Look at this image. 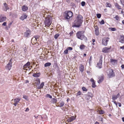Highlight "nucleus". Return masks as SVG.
Masks as SVG:
<instances>
[{
    "mask_svg": "<svg viewBox=\"0 0 124 124\" xmlns=\"http://www.w3.org/2000/svg\"><path fill=\"white\" fill-rule=\"evenodd\" d=\"M117 60H116L113 59H110V62L112 63L113 62L114 63H115L117 62Z\"/></svg>",
    "mask_w": 124,
    "mask_h": 124,
    "instance_id": "obj_31",
    "label": "nucleus"
},
{
    "mask_svg": "<svg viewBox=\"0 0 124 124\" xmlns=\"http://www.w3.org/2000/svg\"><path fill=\"white\" fill-rule=\"evenodd\" d=\"M74 32L73 31H71V32L69 34L70 36H71L73 34Z\"/></svg>",
    "mask_w": 124,
    "mask_h": 124,
    "instance_id": "obj_54",
    "label": "nucleus"
},
{
    "mask_svg": "<svg viewBox=\"0 0 124 124\" xmlns=\"http://www.w3.org/2000/svg\"><path fill=\"white\" fill-rule=\"evenodd\" d=\"M21 99L20 98H16L14 100V103L13 104V105L15 106H16L18 103Z\"/></svg>",
    "mask_w": 124,
    "mask_h": 124,
    "instance_id": "obj_9",
    "label": "nucleus"
},
{
    "mask_svg": "<svg viewBox=\"0 0 124 124\" xmlns=\"http://www.w3.org/2000/svg\"><path fill=\"white\" fill-rule=\"evenodd\" d=\"M12 24V22H11L10 23H9L8 24V27H9V28L10 27V26Z\"/></svg>",
    "mask_w": 124,
    "mask_h": 124,
    "instance_id": "obj_58",
    "label": "nucleus"
},
{
    "mask_svg": "<svg viewBox=\"0 0 124 124\" xmlns=\"http://www.w3.org/2000/svg\"><path fill=\"white\" fill-rule=\"evenodd\" d=\"M85 32V31H78L76 33V36L78 39L81 40L84 39L85 41L86 42L87 39L84 35Z\"/></svg>",
    "mask_w": 124,
    "mask_h": 124,
    "instance_id": "obj_2",
    "label": "nucleus"
},
{
    "mask_svg": "<svg viewBox=\"0 0 124 124\" xmlns=\"http://www.w3.org/2000/svg\"><path fill=\"white\" fill-rule=\"evenodd\" d=\"M83 16L80 14L76 15L74 19V24L72 26L78 28L80 27L83 22Z\"/></svg>",
    "mask_w": 124,
    "mask_h": 124,
    "instance_id": "obj_1",
    "label": "nucleus"
},
{
    "mask_svg": "<svg viewBox=\"0 0 124 124\" xmlns=\"http://www.w3.org/2000/svg\"><path fill=\"white\" fill-rule=\"evenodd\" d=\"M43 118H44L46 119L47 118V116L46 115L44 116H43Z\"/></svg>",
    "mask_w": 124,
    "mask_h": 124,
    "instance_id": "obj_61",
    "label": "nucleus"
},
{
    "mask_svg": "<svg viewBox=\"0 0 124 124\" xmlns=\"http://www.w3.org/2000/svg\"><path fill=\"white\" fill-rule=\"evenodd\" d=\"M6 19V17L3 16H0V22H2L5 21Z\"/></svg>",
    "mask_w": 124,
    "mask_h": 124,
    "instance_id": "obj_15",
    "label": "nucleus"
},
{
    "mask_svg": "<svg viewBox=\"0 0 124 124\" xmlns=\"http://www.w3.org/2000/svg\"><path fill=\"white\" fill-rule=\"evenodd\" d=\"M70 5L73 8H76V5L73 2H71L70 3Z\"/></svg>",
    "mask_w": 124,
    "mask_h": 124,
    "instance_id": "obj_28",
    "label": "nucleus"
},
{
    "mask_svg": "<svg viewBox=\"0 0 124 124\" xmlns=\"http://www.w3.org/2000/svg\"><path fill=\"white\" fill-rule=\"evenodd\" d=\"M40 117V116L39 115H38V116H34V117L36 119H37L38 117Z\"/></svg>",
    "mask_w": 124,
    "mask_h": 124,
    "instance_id": "obj_59",
    "label": "nucleus"
},
{
    "mask_svg": "<svg viewBox=\"0 0 124 124\" xmlns=\"http://www.w3.org/2000/svg\"><path fill=\"white\" fill-rule=\"evenodd\" d=\"M67 49H68V50H71L73 49L72 48L70 47H68Z\"/></svg>",
    "mask_w": 124,
    "mask_h": 124,
    "instance_id": "obj_52",
    "label": "nucleus"
},
{
    "mask_svg": "<svg viewBox=\"0 0 124 124\" xmlns=\"http://www.w3.org/2000/svg\"><path fill=\"white\" fill-rule=\"evenodd\" d=\"M52 100H53V103H55L57 101V100L54 98H52Z\"/></svg>",
    "mask_w": 124,
    "mask_h": 124,
    "instance_id": "obj_38",
    "label": "nucleus"
},
{
    "mask_svg": "<svg viewBox=\"0 0 124 124\" xmlns=\"http://www.w3.org/2000/svg\"><path fill=\"white\" fill-rule=\"evenodd\" d=\"M87 94L88 96L90 97L91 98H92L93 96V94L92 93L90 92H88Z\"/></svg>",
    "mask_w": 124,
    "mask_h": 124,
    "instance_id": "obj_30",
    "label": "nucleus"
},
{
    "mask_svg": "<svg viewBox=\"0 0 124 124\" xmlns=\"http://www.w3.org/2000/svg\"><path fill=\"white\" fill-rule=\"evenodd\" d=\"M112 102H113L116 105V107H117V103L116 102V101H112Z\"/></svg>",
    "mask_w": 124,
    "mask_h": 124,
    "instance_id": "obj_55",
    "label": "nucleus"
},
{
    "mask_svg": "<svg viewBox=\"0 0 124 124\" xmlns=\"http://www.w3.org/2000/svg\"><path fill=\"white\" fill-rule=\"evenodd\" d=\"M103 58L102 55H101L100 57V60H102V59Z\"/></svg>",
    "mask_w": 124,
    "mask_h": 124,
    "instance_id": "obj_56",
    "label": "nucleus"
},
{
    "mask_svg": "<svg viewBox=\"0 0 124 124\" xmlns=\"http://www.w3.org/2000/svg\"><path fill=\"white\" fill-rule=\"evenodd\" d=\"M99 112V113L100 114H103L105 113V112L103 110H101L98 111Z\"/></svg>",
    "mask_w": 124,
    "mask_h": 124,
    "instance_id": "obj_36",
    "label": "nucleus"
},
{
    "mask_svg": "<svg viewBox=\"0 0 124 124\" xmlns=\"http://www.w3.org/2000/svg\"><path fill=\"white\" fill-rule=\"evenodd\" d=\"M92 56H91L90 57L89 59V60H88V62L89 63V64H90L91 63V62L92 61Z\"/></svg>",
    "mask_w": 124,
    "mask_h": 124,
    "instance_id": "obj_39",
    "label": "nucleus"
},
{
    "mask_svg": "<svg viewBox=\"0 0 124 124\" xmlns=\"http://www.w3.org/2000/svg\"><path fill=\"white\" fill-rule=\"evenodd\" d=\"M102 65L101 64H100L99 63H98L97 65V66L98 67L100 68H102Z\"/></svg>",
    "mask_w": 124,
    "mask_h": 124,
    "instance_id": "obj_47",
    "label": "nucleus"
},
{
    "mask_svg": "<svg viewBox=\"0 0 124 124\" xmlns=\"http://www.w3.org/2000/svg\"><path fill=\"white\" fill-rule=\"evenodd\" d=\"M12 66V63L11 62H9L5 66V68L7 70H10L11 69Z\"/></svg>",
    "mask_w": 124,
    "mask_h": 124,
    "instance_id": "obj_10",
    "label": "nucleus"
},
{
    "mask_svg": "<svg viewBox=\"0 0 124 124\" xmlns=\"http://www.w3.org/2000/svg\"><path fill=\"white\" fill-rule=\"evenodd\" d=\"M120 41L119 42L122 43H124V36L123 35H121L119 39Z\"/></svg>",
    "mask_w": 124,
    "mask_h": 124,
    "instance_id": "obj_17",
    "label": "nucleus"
},
{
    "mask_svg": "<svg viewBox=\"0 0 124 124\" xmlns=\"http://www.w3.org/2000/svg\"><path fill=\"white\" fill-rule=\"evenodd\" d=\"M51 65V63L50 62H48L44 64V66L46 67H47Z\"/></svg>",
    "mask_w": 124,
    "mask_h": 124,
    "instance_id": "obj_27",
    "label": "nucleus"
},
{
    "mask_svg": "<svg viewBox=\"0 0 124 124\" xmlns=\"http://www.w3.org/2000/svg\"><path fill=\"white\" fill-rule=\"evenodd\" d=\"M79 68L80 70L82 72H83L84 70V65L82 64L79 65Z\"/></svg>",
    "mask_w": 124,
    "mask_h": 124,
    "instance_id": "obj_18",
    "label": "nucleus"
},
{
    "mask_svg": "<svg viewBox=\"0 0 124 124\" xmlns=\"http://www.w3.org/2000/svg\"><path fill=\"white\" fill-rule=\"evenodd\" d=\"M121 67L122 69H124V64H122L121 66Z\"/></svg>",
    "mask_w": 124,
    "mask_h": 124,
    "instance_id": "obj_62",
    "label": "nucleus"
},
{
    "mask_svg": "<svg viewBox=\"0 0 124 124\" xmlns=\"http://www.w3.org/2000/svg\"><path fill=\"white\" fill-rule=\"evenodd\" d=\"M85 46L83 44L80 46L79 48L80 49L82 50L84 49L85 48Z\"/></svg>",
    "mask_w": 124,
    "mask_h": 124,
    "instance_id": "obj_32",
    "label": "nucleus"
},
{
    "mask_svg": "<svg viewBox=\"0 0 124 124\" xmlns=\"http://www.w3.org/2000/svg\"><path fill=\"white\" fill-rule=\"evenodd\" d=\"M7 23L6 22H5L3 23L2 24V26H5L6 25Z\"/></svg>",
    "mask_w": 124,
    "mask_h": 124,
    "instance_id": "obj_53",
    "label": "nucleus"
},
{
    "mask_svg": "<svg viewBox=\"0 0 124 124\" xmlns=\"http://www.w3.org/2000/svg\"><path fill=\"white\" fill-rule=\"evenodd\" d=\"M120 96V94L119 93H118L116 95V97H117L118 98L119 97V96Z\"/></svg>",
    "mask_w": 124,
    "mask_h": 124,
    "instance_id": "obj_63",
    "label": "nucleus"
},
{
    "mask_svg": "<svg viewBox=\"0 0 124 124\" xmlns=\"http://www.w3.org/2000/svg\"><path fill=\"white\" fill-rule=\"evenodd\" d=\"M75 119L76 118L74 116H72L70 117H69L67 119V121L68 122H70L75 120Z\"/></svg>",
    "mask_w": 124,
    "mask_h": 124,
    "instance_id": "obj_12",
    "label": "nucleus"
},
{
    "mask_svg": "<svg viewBox=\"0 0 124 124\" xmlns=\"http://www.w3.org/2000/svg\"><path fill=\"white\" fill-rule=\"evenodd\" d=\"M36 81L37 82H36V84L37 85H39L40 83V79L39 78H37L36 80Z\"/></svg>",
    "mask_w": 124,
    "mask_h": 124,
    "instance_id": "obj_26",
    "label": "nucleus"
},
{
    "mask_svg": "<svg viewBox=\"0 0 124 124\" xmlns=\"http://www.w3.org/2000/svg\"><path fill=\"white\" fill-rule=\"evenodd\" d=\"M106 4L107 5L108 7L109 8H111V5L110 3L107 2L106 3Z\"/></svg>",
    "mask_w": 124,
    "mask_h": 124,
    "instance_id": "obj_45",
    "label": "nucleus"
},
{
    "mask_svg": "<svg viewBox=\"0 0 124 124\" xmlns=\"http://www.w3.org/2000/svg\"><path fill=\"white\" fill-rule=\"evenodd\" d=\"M59 35L58 34H56L54 35V38L55 39H57L58 37L59 36Z\"/></svg>",
    "mask_w": 124,
    "mask_h": 124,
    "instance_id": "obj_51",
    "label": "nucleus"
},
{
    "mask_svg": "<svg viewBox=\"0 0 124 124\" xmlns=\"http://www.w3.org/2000/svg\"><path fill=\"white\" fill-rule=\"evenodd\" d=\"M46 97L47 98H49L50 99H51L52 98V97L51 95L49 94H47L46 96Z\"/></svg>",
    "mask_w": 124,
    "mask_h": 124,
    "instance_id": "obj_37",
    "label": "nucleus"
},
{
    "mask_svg": "<svg viewBox=\"0 0 124 124\" xmlns=\"http://www.w3.org/2000/svg\"><path fill=\"white\" fill-rule=\"evenodd\" d=\"M4 5L5 9H6V11H7V10L8 9H9V7H8L7 4L6 2H5L4 3Z\"/></svg>",
    "mask_w": 124,
    "mask_h": 124,
    "instance_id": "obj_25",
    "label": "nucleus"
},
{
    "mask_svg": "<svg viewBox=\"0 0 124 124\" xmlns=\"http://www.w3.org/2000/svg\"><path fill=\"white\" fill-rule=\"evenodd\" d=\"M23 98L27 101L29 100L28 97L26 95H24L23 96Z\"/></svg>",
    "mask_w": 124,
    "mask_h": 124,
    "instance_id": "obj_34",
    "label": "nucleus"
},
{
    "mask_svg": "<svg viewBox=\"0 0 124 124\" xmlns=\"http://www.w3.org/2000/svg\"><path fill=\"white\" fill-rule=\"evenodd\" d=\"M95 33L96 36H98L99 35V28L98 26L96 25L94 27Z\"/></svg>",
    "mask_w": 124,
    "mask_h": 124,
    "instance_id": "obj_13",
    "label": "nucleus"
},
{
    "mask_svg": "<svg viewBox=\"0 0 124 124\" xmlns=\"http://www.w3.org/2000/svg\"><path fill=\"white\" fill-rule=\"evenodd\" d=\"M36 40V39L34 37V36H33V37L31 39V42H32L33 41L34 42H36L37 41V40Z\"/></svg>",
    "mask_w": 124,
    "mask_h": 124,
    "instance_id": "obj_41",
    "label": "nucleus"
},
{
    "mask_svg": "<svg viewBox=\"0 0 124 124\" xmlns=\"http://www.w3.org/2000/svg\"><path fill=\"white\" fill-rule=\"evenodd\" d=\"M44 85V82H42L41 84L38 87V89H40L42 88H43Z\"/></svg>",
    "mask_w": 124,
    "mask_h": 124,
    "instance_id": "obj_24",
    "label": "nucleus"
},
{
    "mask_svg": "<svg viewBox=\"0 0 124 124\" xmlns=\"http://www.w3.org/2000/svg\"><path fill=\"white\" fill-rule=\"evenodd\" d=\"M40 73H37V72L36 73H33L32 75V76L34 77H38L40 76Z\"/></svg>",
    "mask_w": 124,
    "mask_h": 124,
    "instance_id": "obj_19",
    "label": "nucleus"
},
{
    "mask_svg": "<svg viewBox=\"0 0 124 124\" xmlns=\"http://www.w3.org/2000/svg\"><path fill=\"white\" fill-rule=\"evenodd\" d=\"M120 49H124V46H120Z\"/></svg>",
    "mask_w": 124,
    "mask_h": 124,
    "instance_id": "obj_64",
    "label": "nucleus"
},
{
    "mask_svg": "<svg viewBox=\"0 0 124 124\" xmlns=\"http://www.w3.org/2000/svg\"><path fill=\"white\" fill-rule=\"evenodd\" d=\"M85 2L84 1H82L81 3V6L83 7L85 5Z\"/></svg>",
    "mask_w": 124,
    "mask_h": 124,
    "instance_id": "obj_43",
    "label": "nucleus"
},
{
    "mask_svg": "<svg viewBox=\"0 0 124 124\" xmlns=\"http://www.w3.org/2000/svg\"><path fill=\"white\" fill-rule=\"evenodd\" d=\"M121 4L123 6H124V0H120Z\"/></svg>",
    "mask_w": 124,
    "mask_h": 124,
    "instance_id": "obj_50",
    "label": "nucleus"
},
{
    "mask_svg": "<svg viewBox=\"0 0 124 124\" xmlns=\"http://www.w3.org/2000/svg\"><path fill=\"white\" fill-rule=\"evenodd\" d=\"M108 29L110 31H114L116 30V28H115L110 27L108 28Z\"/></svg>",
    "mask_w": 124,
    "mask_h": 124,
    "instance_id": "obj_29",
    "label": "nucleus"
},
{
    "mask_svg": "<svg viewBox=\"0 0 124 124\" xmlns=\"http://www.w3.org/2000/svg\"><path fill=\"white\" fill-rule=\"evenodd\" d=\"M34 36V37L36 39V40H37V41H38L37 39H39V38L40 37V36L39 35H36L34 36Z\"/></svg>",
    "mask_w": 124,
    "mask_h": 124,
    "instance_id": "obj_35",
    "label": "nucleus"
},
{
    "mask_svg": "<svg viewBox=\"0 0 124 124\" xmlns=\"http://www.w3.org/2000/svg\"><path fill=\"white\" fill-rule=\"evenodd\" d=\"M28 9V7L25 5H24L22 7V10L23 11H26Z\"/></svg>",
    "mask_w": 124,
    "mask_h": 124,
    "instance_id": "obj_16",
    "label": "nucleus"
},
{
    "mask_svg": "<svg viewBox=\"0 0 124 124\" xmlns=\"http://www.w3.org/2000/svg\"><path fill=\"white\" fill-rule=\"evenodd\" d=\"M28 16L26 13H23V15L20 17V19L22 21H23L25 19H26Z\"/></svg>",
    "mask_w": 124,
    "mask_h": 124,
    "instance_id": "obj_11",
    "label": "nucleus"
},
{
    "mask_svg": "<svg viewBox=\"0 0 124 124\" xmlns=\"http://www.w3.org/2000/svg\"><path fill=\"white\" fill-rule=\"evenodd\" d=\"M67 48L64 51V54H68V49Z\"/></svg>",
    "mask_w": 124,
    "mask_h": 124,
    "instance_id": "obj_49",
    "label": "nucleus"
},
{
    "mask_svg": "<svg viewBox=\"0 0 124 124\" xmlns=\"http://www.w3.org/2000/svg\"><path fill=\"white\" fill-rule=\"evenodd\" d=\"M73 15L72 12L70 11H66L64 13V17L67 20L69 19Z\"/></svg>",
    "mask_w": 124,
    "mask_h": 124,
    "instance_id": "obj_3",
    "label": "nucleus"
},
{
    "mask_svg": "<svg viewBox=\"0 0 124 124\" xmlns=\"http://www.w3.org/2000/svg\"><path fill=\"white\" fill-rule=\"evenodd\" d=\"M109 72L108 75V76L109 78H110L115 76V73L114 72L113 70L111 69L109 71Z\"/></svg>",
    "mask_w": 124,
    "mask_h": 124,
    "instance_id": "obj_6",
    "label": "nucleus"
},
{
    "mask_svg": "<svg viewBox=\"0 0 124 124\" xmlns=\"http://www.w3.org/2000/svg\"><path fill=\"white\" fill-rule=\"evenodd\" d=\"M96 15L97 18H100L101 16V14H97Z\"/></svg>",
    "mask_w": 124,
    "mask_h": 124,
    "instance_id": "obj_42",
    "label": "nucleus"
},
{
    "mask_svg": "<svg viewBox=\"0 0 124 124\" xmlns=\"http://www.w3.org/2000/svg\"><path fill=\"white\" fill-rule=\"evenodd\" d=\"M102 60H99V61L98 63H99V64H102Z\"/></svg>",
    "mask_w": 124,
    "mask_h": 124,
    "instance_id": "obj_57",
    "label": "nucleus"
},
{
    "mask_svg": "<svg viewBox=\"0 0 124 124\" xmlns=\"http://www.w3.org/2000/svg\"><path fill=\"white\" fill-rule=\"evenodd\" d=\"M65 104L64 102L63 101H60V104L59 105H58L57 107H63Z\"/></svg>",
    "mask_w": 124,
    "mask_h": 124,
    "instance_id": "obj_22",
    "label": "nucleus"
},
{
    "mask_svg": "<svg viewBox=\"0 0 124 124\" xmlns=\"http://www.w3.org/2000/svg\"><path fill=\"white\" fill-rule=\"evenodd\" d=\"M114 18H115L116 20H118L119 19V17L118 15L116 16L115 17H114Z\"/></svg>",
    "mask_w": 124,
    "mask_h": 124,
    "instance_id": "obj_48",
    "label": "nucleus"
},
{
    "mask_svg": "<svg viewBox=\"0 0 124 124\" xmlns=\"http://www.w3.org/2000/svg\"><path fill=\"white\" fill-rule=\"evenodd\" d=\"M52 21L50 18L48 17H46L44 20L45 25L46 26L49 27L51 25Z\"/></svg>",
    "mask_w": 124,
    "mask_h": 124,
    "instance_id": "obj_4",
    "label": "nucleus"
},
{
    "mask_svg": "<svg viewBox=\"0 0 124 124\" xmlns=\"http://www.w3.org/2000/svg\"><path fill=\"white\" fill-rule=\"evenodd\" d=\"M111 48V46H110V47L108 48L107 47H105L103 48L102 50V52L105 53H108L109 52L110 49Z\"/></svg>",
    "mask_w": 124,
    "mask_h": 124,
    "instance_id": "obj_8",
    "label": "nucleus"
},
{
    "mask_svg": "<svg viewBox=\"0 0 124 124\" xmlns=\"http://www.w3.org/2000/svg\"><path fill=\"white\" fill-rule=\"evenodd\" d=\"M108 39H109V38L108 37L103 38L102 40V44L105 46H106L107 44V42L108 41Z\"/></svg>",
    "mask_w": 124,
    "mask_h": 124,
    "instance_id": "obj_5",
    "label": "nucleus"
},
{
    "mask_svg": "<svg viewBox=\"0 0 124 124\" xmlns=\"http://www.w3.org/2000/svg\"><path fill=\"white\" fill-rule=\"evenodd\" d=\"M31 64L30 62L28 61L23 66L24 68H27L28 66H30Z\"/></svg>",
    "mask_w": 124,
    "mask_h": 124,
    "instance_id": "obj_21",
    "label": "nucleus"
},
{
    "mask_svg": "<svg viewBox=\"0 0 124 124\" xmlns=\"http://www.w3.org/2000/svg\"><path fill=\"white\" fill-rule=\"evenodd\" d=\"M82 89L83 91L86 92L87 91V89L84 87H82Z\"/></svg>",
    "mask_w": 124,
    "mask_h": 124,
    "instance_id": "obj_40",
    "label": "nucleus"
},
{
    "mask_svg": "<svg viewBox=\"0 0 124 124\" xmlns=\"http://www.w3.org/2000/svg\"><path fill=\"white\" fill-rule=\"evenodd\" d=\"M104 78V77L103 75L101 76L100 78V79L98 81V82L100 83L103 80Z\"/></svg>",
    "mask_w": 124,
    "mask_h": 124,
    "instance_id": "obj_20",
    "label": "nucleus"
},
{
    "mask_svg": "<svg viewBox=\"0 0 124 124\" xmlns=\"http://www.w3.org/2000/svg\"><path fill=\"white\" fill-rule=\"evenodd\" d=\"M117 98H118L117 97H116V95H113L112 96V99L113 100H115Z\"/></svg>",
    "mask_w": 124,
    "mask_h": 124,
    "instance_id": "obj_33",
    "label": "nucleus"
},
{
    "mask_svg": "<svg viewBox=\"0 0 124 124\" xmlns=\"http://www.w3.org/2000/svg\"><path fill=\"white\" fill-rule=\"evenodd\" d=\"M90 81L92 82V87L94 88L96 86L95 85V81L93 78H91L90 79Z\"/></svg>",
    "mask_w": 124,
    "mask_h": 124,
    "instance_id": "obj_14",
    "label": "nucleus"
},
{
    "mask_svg": "<svg viewBox=\"0 0 124 124\" xmlns=\"http://www.w3.org/2000/svg\"><path fill=\"white\" fill-rule=\"evenodd\" d=\"M115 7L117 8L118 9H121V6H120L117 3H115L114 4Z\"/></svg>",
    "mask_w": 124,
    "mask_h": 124,
    "instance_id": "obj_23",
    "label": "nucleus"
},
{
    "mask_svg": "<svg viewBox=\"0 0 124 124\" xmlns=\"http://www.w3.org/2000/svg\"><path fill=\"white\" fill-rule=\"evenodd\" d=\"M66 2L68 3H70V0H66Z\"/></svg>",
    "mask_w": 124,
    "mask_h": 124,
    "instance_id": "obj_60",
    "label": "nucleus"
},
{
    "mask_svg": "<svg viewBox=\"0 0 124 124\" xmlns=\"http://www.w3.org/2000/svg\"><path fill=\"white\" fill-rule=\"evenodd\" d=\"M31 34V31L28 29L26 30V31L24 33V35L25 37L28 38Z\"/></svg>",
    "mask_w": 124,
    "mask_h": 124,
    "instance_id": "obj_7",
    "label": "nucleus"
},
{
    "mask_svg": "<svg viewBox=\"0 0 124 124\" xmlns=\"http://www.w3.org/2000/svg\"><path fill=\"white\" fill-rule=\"evenodd\" d=\"M82 93L80 91H79L77 94L76 96H78L80 95Z\"/></svg>",
    "mask_w": 124,
    "mask_h": 124,
    "instance_id": "obj_44",
    "label": "nucleus"
},
{
    "mask_svg": "<svg viewBox=\"0 0 124 124\" xmlns=\"http://www.w3.org/2000/svg\"><path fill=\"white\" fill-rule=\"evenodd\" d=\"M99 23H100V24L102 25V24H104V21L103 20H102L101 21L99 22Z\"/></svg>",
    "mask_w": 124,
    "mask_h": 124,
    "instance_id": "obj_46",
    "label": "nucleus"
}]
</instances>
